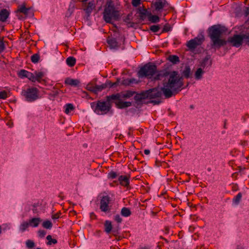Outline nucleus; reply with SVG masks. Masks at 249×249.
Returning <instances> with one entry per match:
<instances>
[{
  "instance_id": "30",
  "label": "nucleus",
  "mask_w": 249,
  "mask_h": 249,
  "mask_svg": "<svg viewBox=\"0 0 249 249\" xmlns=\"http://www.w3.org/2000/svg\"><path fill=\"white\" fill-rule=\"evenodd\" d=\"M168 60L172 63L176 64L179 62V57L176 55H171L168 56Z\"/></svg>"
},
{
  "instance_id": "50",
  "label": "nucleus",
  "mask_w": 249,
  "mask_h": 249,
  "mask_svg": "<svg viewBox=\"0 0 249 249\" xmlns=\"http://www.w3.org/2000/svg\"><path fill=\"white\" fill-rule=\"evenodd\" d=\"M122 85L124 86H129L131 85L130 79H125L122 81Z\"/></svg>"
},
{
  "instance_id": "55",
  "label": "nucleus",
  "mask_w": 249,
  "mask_h": 249,
  "mask_svg": "<svg viewBox=\"0 0 249 249\" xmlns=\"http://www.w3.org/2000/svg\"><path fill=\"white\" fill-rule=\"evenodd\" d=\"M244 15L245 17L248 16L249 15V7H245L244 10Z\"/></svg>"
},
{
  "instance_id": "59",
  "label": "nucleus",
  "mask_w": 249,
  "mask_h": 249,
  "mask_svg": "<svg viewBox=\"0 0 249 249\" xmlns=\"http://www.w3.org/2000/svg\"><path fill=\"white\" fill-rule=\"evenodd\" d=\"M82 96L83 97L87 98L88 96V94L86 91H82Z\"/></svg>"
},
{
  "instance_id": "16",
  "label": "nucleus",
  "mask_w": 249,
  "mask_h": 249,
  "mask_svg": "<svg viewBox=\"0 0 249 249\" xmlns=\"http://www.w3.org/2000/svg\"><path fill=\"white\" fill-rule=\"evenodd\" d=\"M148 93L147 91H143L140 93H136L134 96V99L136 102H141L142 100L147 98Z\"/></svg>"
},
{
  "instance_id": "12",
  "label": "nucleus",
  "mask_w": 249,
  "mask_h": 249,
  "mask_svg": "<svg viewBox=\"0 0 249 249\" xmlns=\"http://www.w3.org/2000/svg\"><path fill=\"white\" fill-rule=\"evenodd\" d=\"M120 99H121V98L120 93L113 94L106 97V101L111 106H112L113 103H115L116 105V102L119 101Z\"/></svg>"
},
{
  "instance_id": "7",
  "label": "nucleus",
  "mask_w": 249,
  "mask_h": 249,
  "mask_svg": "<svg viewBox=\"0 0 249 249\" xmlns=\"http://www.w3.org/2000/svg\"><path fill=\"white\" fill-rule=\"evenodd\" d=\"M204 40V37L202 34H199L196 37L189 40L187 46L190 49H195L197 46L200 45Z\"/></svg>"
},
{
  "instance_id": "24",
  "label": "nucleus",
  "mask_w": 249,
  "mask_h": 249,
  "mask_svg": "<svg viewBox=\"0 0 249 249\" xmlns=\"http://www.w3.org/2000/svg\"><path fill=\"white\" fill-rule=\"evenodd\" d=\"M138 11L139 14L140 18L142 20H143L145 18L146 16L147 15L148 13L147 10L140 7L138 9Z\"/></svg>"
},
{
  "instance_id": "47",
  "label": "nucleus",
  "mask_w": 249,
  "mask_h": 249,
  "mask_svg": "<svg viewBox=\"0 0 249 249\" xmlns=\"http://www.w3.org/2000/svg\"><path fill=\"white\" fill-rule=\"evenodd\" d=\"M86 89L89 91L95 93V86H93L92 84H88L86 86Z\"/></svg>"
},
{
  "instance_id": "60",
  "label": "nucleus",
  "mask_w": 249,
  "mask_h": 249,
  "mask_svg": "<svg viewBox=\"0 0 249 249\" xmlns=\"http://www.w3.org/2000/svg\"><path fill=\"white\" fill-rule=\"evenodd\" d=\"M130 82H131V85L133 83H137V82L136 80L134 78L130 79Z\"/></svg>"
},
{
  "instance_id": "28",
  "label": "nucleus",
  "mask_w": 249,
  "mask_h": 249,
  "mask_svg": "<svg viewBox=\"0 0 249 249\" xmlns=\"http://www.w3.org/2000/svg\"><path fill=\"white\" fill-rule=\"evenodd\" d=\"M112 229L111 222L109 220H106L105 222V231L107 233H109Z\"/></svg>"
},
{
  "instance_id": "26",
  "label": "nucleus",
  "mask_w": 249,
  "mask_h": 249,
  "mask_svg": "<svg viewBox=\"0 0 249 249\" xmlns=\"http://www.w3.org/2000/svg\"><path fill=\"white\" fill-rule=\"evenodd\" d=\"M182 74L186 78H188L190 77L192 73L191 69L189 66H186L185 67L184 69L182 71Z\"/></svg>"
},
{
  "instance_id": "52",
  "label": "nucleus",
  "mask_w": 249,
  "mask_h": 249,
  "mask_svg": "<svg viewBox=\"0 0 249 249\" xmlns=\"http://www.w3.org/2000/svg\"><path fill=\"white\" fill-rule=\"evenodd\" d=\"M38 236L40 237H44L45 236V235H46V231H45L44 230H39L38 231Z\"/></svg>"
},
{
  "instance_id": "38",
  "label": "nucleus",
  "mask_w": 249,
  "mask_h": 249,
  "mask_svg": "<svg viewBox=\"0 0 249 249\" xmlns=\"http://www.w3.org/2000/svg\"><path fill=\"white\" fill-rule=\"evenodd\" d=\"M39 55L38 53H35L31 56V59L33 63H37L39 59Z\"/></svg>"
},
{
  "instance_id": "18",
  "label": "nucleus",
  "mask_w": 249,
  "mask_h": 249,
  "mask_svg": "<svg viewBox=\"0 0 249 249\" xmlns=\"http://www.w3.org/2000/svg\"><path fill=\"white\" fill-rule=\"evenodd\" d=\"M120 93L121 99H126L132 97L136 94V92L132 90H126Z\"/></svg>"
},
{
  "instance_id": "58",
  "label": "nucleus",
  "mask_w": 249,
  "mask_h": 249,
  "mask_svg": "<svg viewBox=\"0 0 249 249\" xmlns=\"http://www.w3.org/2000/svg\"><path fill=\"white\" fill-rule=\"evenodd\" d=\"M60 213H57L52 215V218L53 219H57L59 217Z\"/></svg>"
},
{
  "instance_id": "41",
  "label": "nucleus",
  "mask_w": 249,
  "mask_h": 249,
  "mask_svg": "<svg viewBox=\"0 0 249 249\" xmlns=\"http://www.w3.org/2000/svg\"><path fill=\"white\" fill-rule=\"evenodd\" d=\"M35 76L36 79V81L40 80L43 76V73L41 71H35L34 72Z\"/></svg>"
},
{
  "instance_id": "40",
  "label": "nucleus",
  "mask_w": 249,
  "mask_h": 249,
  "mask_svg": "<svg viewBox=\"0 0 249 249\" xmlns=\"http://www.w3.org/2000/svg\"><path fill=\"white\" fill-rule=\"evenodd\" d=\"M106 89V86L103 84L101 85H96L95 86V93H97Z\"/></svg>"
},
{
  "instance_id": "1",
  "label": "nucleus",
  "mask_w": 249,
  "mask_h": 249,
  "mask_svg": "<svg viewBox=\"0 0 249 249\" xmlns=\"http://www.w3.org/2000/svg\"><path fill=\"white\" fill-rule=\"evenodd\" d=\"M154 79L163 81L161 90L166 98L178 93L183 86L182 77L177 71H160L155 75Z\"/></svg>"
},
{
  "instance_id": "31",
  "label": "nucleus",
  "mask_w": 249,
  "mask_h": 249,
  "mask_svg": "<svg viewBox=\"0 0 249 249\" xmlns=\"http://www.w3.org/2000/svg\"><path fill=\"white\" fill-rule=\"evenodd\" d=\"M76 62V59L75 58L72 56L68 57L66 59V63L70 67L73 66Z\"/></svg>"
},
{
  "instance_id": "43",
  "label": "nucleus",
  "mask_w": 249,
  "mask_h": 249,
  "mask_svg": "<svg viewBox=\"0 0 249 249\" xmlns=\"http://www.w3.org/2000/svg\"><path fill=\"white\" fill-rule=\"evenodd\" d=\"M160 29V25H153L150 26V29L151 31H152L153 32H158Z\"/></svg>"
},
{
  "instance_id": "15",
  "label": "nucleus",
  "mask_w": 249,
  "mask_h": 249,
  "mask_svg": "<svg viewBox=\"0 0 249 249\" xmlns=\"http://www.w3.org/2000/svg\"><path fill=\"white\" fill-rule=\"evenodd\" d=\"M167 2L165 0H156L154 4L155 8V11H160L166 5Z\"/></svg>"
},
{
  "instance_id": "46",
  "label": "nucleus",
  "mask_w": 249,
  "mask_h": 249,
  "mask_svg": "<svg viewBox=\"0 0 249 249\" xmlns=\"http://www.w3.org/2000/svg\"><path fill=\"white\" fill-rule=\"evenodd\" d=\"M243 35L244 37V43L249 46V32L243 34Z\"/></svg>"
},
{
  "instance_id": "23",
  "label": "nucleus",
  "mask_w": 249,
  "mask_h": 249,
  "mask_svg": "<svg viewBox=\"0 0 249 249\" xmlns=\"http://www.w3.org/2000/svg\"><path fill=\"white\" fill-rule=\"evenodd\" d=\"M65 83L67 85L76 87L79 84L80 81L78 79H73L68 78L66 79Z\"/></svg>"
},
{
  "instance_id": "36",
  "label": "nucleus",
  "mask_w": 249,
  "mask_h": 249,
  "mask_svg": "<svg viewBox=\"0 0 249 249\" xmlns=\"http://www.w3.org/2000/svg\"><path fill=\"white\" fill-rule=\"evenodd\" d=\"M46 239L48 241L47 242V245H51L52 244H55L57 243V241L55 239H53L52 238V236L49 235L47 236Z\"/></svg>"
},
{
  "instance_id": "49",
  "label": "nucleus",
  "mask_w": 249,
  "mask_h": 249,
  "mask_svg": "<svg viewBox=\"0 0 249 249\" xmlns=\"http://www.w3.org/2000/svg\"><path fill=\"white\" fill-rule=\"evenodd\" d=\"M7 97V93L3 90L0 91V99H5Z\"/></svg>"
},
{
  "instance_id": "29",
  "label": "nucleus",
  "mask_w": 249,
  "mask_h": 249,
  "mask_svg": "<svg viewBox=\"0 0 249 249\" xmlns=\"http://www.w3.org/2000/svg\"><path fill=\"white\" fill-rule=\"evenodd\" d=\"M121 214L123 216L128 217L131 215V212L128 208L123 207L121 210Z\"/></svg>"
},
{
  "instance_id": "42",
  "label": "nucleus",
  "mask_w": 249,
  "mask_h": 249,
  "mask_svg": "<svg viewBox=\"0 0 249 249\" xmlns=\"http://www.w3.org/2000/svg\"><path fill=\"white\" fill-rule=\"evenodd\" d=\"M26 245L27 248L30 249L33 248L35 246L34 242L31 240H27L26 241Z\"/></svg>"
},
{
  "instance_id": "4",
  "label": "nucleus",
  "mask_w": 249,
  "mask_h": 249,
  "mask_svg": "<svg viewBox=\"0 0 249 249\" xmlns=\"http://www.w3.org/2000/svg\"><path fill=\"white\" fill-rule=\"evenodd\" d=\"M90 107L94 112L98 115H105L108 112L113 113L112 106L106 101H98L90 103Z\"/></svg>"
},
{
  "instance_id": "53",
  "label": "nucleus",
  "mask_w": 249,
  "mask_h": 249,
  "mask_svg": "<svg viewBox=\"0 0 249 249\" xmlns=\"http://www.w3.org/2000/svg\"><path fill=\"white\" fill-rule=\"evenodd\" d=\"M141 0H132V4L134 7H137L140 4Z\"/></svg>"
},
{
  "instance_id": "21",
  "label": "nucleus",
  "mask_w": 249,
  "mask_h": 249,
  "mask_svg": "<svg viewBox=\"0 0 249 249\" xmlns=\"http://www.w3.org/2000/svg\"><path fill=\"white\" fill-rule=\"evenodd\" d=\"M95 7V4L94 1H89L86 8H84V10L88 15L89 16L92 10Z\"/></svg>"
},
{
  "instance_id": "57",
  "label": "nucleus",
  "mask_w": 249,
  "mask_h": 249,
  "mask_svg": "<svg viewBox=\"0 0 249 249\" xmlns=\"http://www.w3.org/2000/svg\"><path fill=\"white\" fill-rule=\"evenodd\" d=\"M119 79H118L116 82H114V83L112 82V84H111V86H110V87L113 88V87H117L119 85Z\"/></svg>"
},
{
  "instance_id": "61",
  "label": "nucleus",
  "mask_w": 249,
  "mask_h": 249,
  "mask_svg": "<svg viewBox=\"0 0 249 249\" xmlns=\"http://www.w3.org/2000/svg\"><path fill=\"white\" fill-rule=\"evenodd\" d=\"M151 103H154V104L156 105V104H159L160 103V101H156V100H152L151 101Z\"/></svg>"
},
{
  "instance_id": "2",
  "label": "nucleus",
  "mask_w": 249,
  "mask_h": 249,
  "mask_svg": "<svg viewBox=\"0 0 249 249\" xmlns=\"http://www.w3.org/2000/svg\"><path fill=\"white\" fill-rule=\"evenodd\" d=\"M226 30L225 27L220 25H213L209 28V36L211 39V44L207 46L209 50H213L215 52L216 49L226 45L227 41L220 38Z\"/></svg>"
},
{
  "instance_id": "9",
  "label": "nucleus",
  "mask_w": 249,
  "mask_h": 249,
  "mask_svg": "<svg viewBox=\"0 0 249 249\" xmlns=\"http://www.w3.org/2000/svg\"><path fill=\"white\" fill-rule=\"evenodd\" d=\"M244 35H234L232 37L228 39V41L232 44V45L236 47H240L243 42H244Z\"/></svg>"
},
{
  "instance_id": "19",
  "label": "nucleus",
  "mask_w": 249,
  "mask_h": 249,
  "mask_svg": "<svg viewBox=\"0 0 249 249\" xmlns=\"http://www.w3.org/2000/svg\"><path fill=\"white\" fill-rule=\"evenodd\" d=\"M132 105L131 102H124L120 99L119 101L116 102V106L117 108L120 109L125 108L126 107H130Z\"/></svg>"
},
{
  "instance_id": "48",
  "label": "nucleus",
  "mask_w": 249,
  "mask_h": 249,
  "mask_svg": "<svg viewBox=\"0 0 249 249\" xmlns=\"http://www.w3.org/2000/svg\"><path fill=\"white\" fill-rule=\"evenodd\" d=\"M171 28H171V26L169 24H168V23L166 24L163 27V30L162 31V33L167 32L170 31Z\"/></svg>"
},
{
  "instance_id": "37",
  "label": "nucleus",
  "mask_w": 249,
  "mask_h": 249,
  "mask_svg": "<svg viewBox=\"0 0 249 249\" xmlns=\"http://www.w3.org/2000/svg\"><path fill=\"white\" fill-rule=\"evenodd\" d=\"M29 73V71L25 70H21L18 73V76L21 78L24 77H27V75Z\"/></svg>"
},
{
  "instance_id": "14",
  "label": "nucleus",
  "mask_w": 249,
  "mask_h": 249,
  "mask_svg": "<svg viewBox=\"0 0 249 249\" xmlns=\"http://www.w3.org/2000/svg\"><path fill=\"white\" fill-rule=\"evenodd\" d=\"M107 42L111 49H118L120 47L119 42L115 38L108 37L107 39Z\"/></svg>"
},
{
  "instance_id": "25",
  "label": "nucleus",
  "mask_w": 249,
  "mask_h": 249,
  "mask_svg": "<svg viewBox=\"0 0 249 249\" xmlns=\"http://www.w3.org/2000/svg\"><path fill=\"white\" fill-rule=\"evenodd\" d=\"M204 73V71H203L201 68L197 69L195 73V79L197 80L201 79L203 77V75Z\"/></svg>"
},
{
  "instance_id": "17",
  "label": "nucleus",
  "mask_w": 249,
  "mask_h": 249,
  "mask_svg": "<svg viewBox=\"0 0 249 249\" xmlns=\"http://www.w3.org/2000/svg\"><path fill=\"white\" fill-rule=\"evenodd\" d=\"M10 14L9 11L6 9H2L0 10V21L5 22L9 18Z\"/></svg>"
},
{
  "instance_id": "64",
  "label": "nucleus",
  "mask_w": 249,
  "mask_h": 249,
  "mask_svg": "<svg viewBox=\"0 0 249 249\" xmlns=\"http://www.w3.org/2000/svg\"><path fill=\"white\" fill-rule=\"evenodd\" d=\"M32 206L33 208H36L39 206V204L38 203H34Z\"/></svg>"
},
{
  "instance_id": "44",
  "label": "nucleus",
  "mask_w": 249,
  "mask_h": 249,
  "mask_svg": "<svg viewBox=\"0 0 249 249\" xmlns=\"http://www.w3.org/2000/svg\"><path fill=\"white\" fill-rule=\"evenodd\" d=\"M27 78H28L30 80L33 82H35L36 81V79L35 78L34 73H33L30 72H29Z\"/></svg>"
},
{
  "instance_id": "32",
  "label": "nucleus",
  "mask_w": 249,
  "mask_h": 249,
  "mask_svg": "<svg viewBox=\"0 0 249 249\" xmlns=\"http://www.w3.org/2000/svg\"><path fill=\"white\" fill-rule=\"evenodd\" d=\"M65 113L68 114L70 112L73 110L74 109V107L72 104H67L65 107Z\"/></svg>"
},
{
  "instance_id": "51",
  "label": "nucleus",
  "mask_w": 249,
  "mask_h": 249,
  "mask_svg": "<svg viewBox=\"0 0 249 249\" xmlns=\"http://www.w3.org/2000/svg\"><path fill=\"white\" fill-rule=\"evenodd\" d=\"M117 176V175L116 173L113 172V171L109 172L108 174V178H112V179H114V178H116Z\"/></svg>"
},
{
  "instance_id": "35",
  "label": "nucleus",
  "mask_w": 249,
  "mask_h": 249,
  "mask_svg": "<svg viewBox=\"0 0 249 249\" xmlns=\"http://www.w3.org/2000/svg\"><path fill=\"white\" fill-rule=\"evenodd\" d=\"M42 226L45 229H51L52 228L53 224L50 221L46 220L43 222Z\"/></svg>"
},
{
  "instance_id": "13",
  "label": "nucleus",
  "mask_w": 249,
  "mask_h": 249,
  "mask_svg": "<svg viewBox=\"0 0 249 249\" xmlns=\"http://www.w3.org/2000/svg\"><path fill=\"white\" fill-rule=\"evenodd\" d=\"M212 64V60H211V56L207 55L204 59L202 60L200 63V66L202 69H207L210 68Z\"/></svg>"
},
{
  "instance_id": "22",
  "label": "nucleus",
  "mask_w": 249,
  "mask_h": 249,
  "mask_svg": "<svg viewBox=\"0 0 249 249\" xmlns=\"http://www.w3.org/2000/svg\"><path fill=\"white\" fill-rule=\"evenodd\" d=\"M120 183L125 187H127L129 184V178L126 176H120L119 177Z\"/></svg>"
},
{
  "instance_id": "45",
  "label": "nucleus",
  "mask_w": 249,
  "mask_h": 249,
  "mask_svg": "<svg viewBox=\"0 0 249 249\" xmlns=\"http://www.w3.org/2000/svg\"><path fill=\"white\" fill-rule=\"evenodd\" d=\"M5 45L3 42V38H0V53L3 52L5 50Z\"/></svg>"
},
{
  "instance_id": "63",
  "label": "nucleus",
  "mask_w": 249,
  "mask_h": 249,
  "mask_svg": "<svg viewBox=\"0 0 249 249\" xmlns=\"http://www.w3.org/2000/svg\"><path fill=\"white\" fill-rule=\"evenodd\" d=\"M32 211L34 213H38V211L36 208H33Z\"/></svg>"
},
{
  "instance_id": "3",
  "label": "nucleus",
  "mask_w": 249,
  "mask_h": 249,
  "mask_svg": "<svg viewBox=\"0 0 249 249\" xmlns=\"http://www.w3.org/2000/svg\"><path fill=\"white\" fill-rule=\"evenodd\" d=\"M119 12L115 10L113 2L111 0L107 1L103 12V18L107 23H112L113 20L119 18Z\"/></svg>"
},
{
  "instance_id": "10",
  "label": "nucleus",
  "mask_w": 249,
  "mask_h": 249,
  "mask_svg": "<svg viewBox=\"0 0 249 249\" xmlns=\"http://www.w3.org/2000/svg\"><path fill=\"white\" fill-rule=\"evenodd\" d=\"M110 201V198L108 196H103L100 201V209L102 212H109L110 209L109 207V203Z\"/></svg>"
},
{
  "instance_id": "34",
  "label": "nucleus",
  "mask_w": 249,
  "mask_h": 249,
  "mask_svg": "<svg viewBox=\"0 0 249 249\" xmlns=\"http://www.w3.org/2000/svg\"><path fill=\"white\" fill-rule=\"evenodd\" d=\"M149 20L152 23H157L160 21V18L158 16L151 15V14L149 15Z\"/></svg>"
},
{
  "instance_id": "20",
  "label": "nucleus",
  "mask_w": 249,
  "mask_h": 249,
  "mask_svg": "<svg viewBox=\"0 0 249 249\" xmlns=\"http://www.w3.org/2000/svg\"><path fill=\"white\" fill-rule=\"evenodd\" d=\"M42 220L39 217H34L29 219L28 222L30 226L32 227H37Z\"/></svg>"
},
{
  "instance_id": "6",
  "label": "nucleus",
  "mask_w": 249,
  "mask_h": 249,
  "mask_svg": "<svg viewBox=\"0 0 249 249\" xmlns=\"http://www.w3.org/2000/svg\"><path fill=\"white\" fill-rule=\"evenodd\" d=\"M156 71L157 66L155 65L146 64L139 71V76L141 78L143 77L151 78Z\"/></svg>"
},
{
  "instance_id": "8",
  "label": "nucleus",
  "mask_w": 249,
  "mask_h": 249,
  "mask_svg": "<svg viewBox=\"0 0 249 249\" xmlns=\"http://www.w3.org/2000/svg\"><path fill=\"white\" fill-rule=\"evenodd\" d=\"M17 16L18 19H22L23 17L19 15V13L24 14L26 17H32L34 16V12L31 8H26L25 5H19L17 11Z\"/></svg>"
},
{
  "instance_id": "56",
  "label": "nucleus",
  "mask_w": 249,
  "mask_h": 249,
  "mask_svg": "<svg viewBox=\"0 0 249 249\" xmlns=\"http://www.w3.org/2000/svg\"><path fill=\"white\" fill-rule=\"evenodd\" d=\"M112 82L110 81H107L104 84V85L106 86V88L109 87L111 88L110 86H111Z\"/></svg>"
},
{
  "instance_id": "11",
  "label": "nucleus",
  "mask_w": 249,
  "mask_h": 249,
  "mask_svg": "<svg viewBox=\"0 0 249 249\" xmlns=\"http://www.w3.org/2000/svg\"><path fill=\"white\" fill-rule=\"evenodd\" d=\"M148 94L147 98L153 99L157 97H160L162 95V91L160 89H159L157 88H154L152 89H150L149 90H146Z\"/></svg>"
},
{
  "instance_id": "54",
  "label": "nucleus",
  "mask_w": 249,
  "mask_h": 249,
  "mask_svg": "<svg viewBox=\"0 0 249 249\" xmlns=\"http://www.w3.org/2000/svg\"><path fill=\"white\" fill-rule=\"evenodd\" d=\"M114 220L119 223H121L122 221V218L119 214H117L114 216Z\"/></svg>"
},
{
  "instance_id": "39",
  "label": "nucleus",
  "mask_w": 249,
  "mask_h": 249,
  "mask_svg": "<svg viewBox=\"0 0 249 249\" xmlns=\"http://www.w3.org/2000/svg\"><path fill=\"white\" fill-rule=\"evenodd\" d=\"M242 194L239 193L233 199V202L236 205L238 204L242 197Z\"/></svg>"
},
{
  "instance_id": "27",
  "label": "nucleus",
  "mask_w": 249,
  "mask_h": 249,
  "mask_svg": "<svg viewBox=\"0 0 249 249\" xmlns=\"http://www.w3.org/2000/svg\"><path fill=\"white\" fill-rule=\"evenodd\" d=\"M132 19V14L129 13L127 16L124 18V21L127 24L129 25V27H132L133 26V23L131 22Z\"/></svg>"
},
{
  "instance_id": "5",
  "label": "nucleus",
  "mask_w": 249,
  "mask_h": 249,
  "mask_svg": "<svg viewBox=\"0 0 249 249\" xmlns=\"http://www.w3.org/2000/svg\"><path fill=\"white\" fill-rule=\"evenodd\" d=\"M21 95L29 102H34L39 98L38 90L35 88L22 90Z\"/></svg>"
},
{
  "instance_id": "33",
  "label": "nucleus",
  "mask_w": 249,
  "mask_h": 249,
  "mask_svg": "<svg viewBox=\"0 0 249 249\" xmlns=\"http://www.w3.org/2000/svg\"><path fill=\"white\" fill-rule=\"evenodd\" d=\"M30 226L29 222L27 221L22 222L19 226V230L21 232H24Z\"/></svg>"
},
{
  "instance_id": "62",
  "label": "nucleus",
  "mask_w": 249,
  "mask_h": 249,
  "mask_svg": "<svg viewBox=\"0 0 249 249\" xmlns=\"http://www.w3.org/2000/svg\"><path fill=\"white\" fill-rule=\"evenodd\" d=\"M144 153L145 155H149L150 154V150L149 149H145L144 150Z\"/></svg>"
}]
</instances>
